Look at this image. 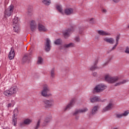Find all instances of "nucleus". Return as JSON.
<instances>
[{
    "label": "nucleus",
    "instance_id": "f257e3e1",
    "mask_svg": "<svg viewBox=\"0 0 129 129\" xmlns=\"http://www.w3.org/2000/svg\"><path fill=\"white\" fill-rule=\"evenodd\" d=\"M32 57H33V50H31L29 53H26L23 55L21 60V64L24 65L27 62L29 63L32 60Z\"/></svg>",
    "mask_w": 129,
    "mask_h": 129
},
{
    "label": "nucleus",
    "instance_id": "f03ea898",
    "mask_svg": "<svg viewBox=\"0 0 129 129\" xmlns=\"http://www.w3.org/2000/svg\"><path fill=\"white\" fill-rule=\"evenodd\" d=\"M18 92V87L16 86H14L12 87H11L9 90H6L4 92V95L5 96H12V95H14V94H16Z\"/></svg>",
    "mask_w": 129,
    "mask_h": 129
},
{
    "label": "nucleus",
    "instance_id": "7ed1b4c3",
    "mask_svg": "<svg viewBox=\"0 0 129 129\" xmlns=\"http://www.w3.org/2000/svg\"><path fill=\"white\" fill-rule=\"evenodd\" d=\"M42 102L45 108H50V107H52V106L55 105V101L53 99H50L49 100L44 99Z\"/></svg>",
    "mask_w": 129,
    "mask_h": 129
},
{
    "label": "nucleus",
    "instance_id": "20e7f679",
    "mask_svg": "<svg viewBox=\"0 0 129 129\" xmlns=\"http://www.w3.org/2000/svg\"><path fill=\"white\" fill-rule=\"evenodd\" d=\"M119 78L118 77H111L109 75H106L105 76V80L108 83H115L117 81H118Z\"/></svg>",
    "mask_w": 129,
    "mask_h": 129
},
{
    "label": "nucleus",
    "instance_id": "39448f33",
    "mask_svg": "<svg viewBox=\"0 0 129 129\" xmlns=\"http://www.w3.org/2000/svg\"><path fill=\"white\" fill-rule=\"evenodd\" d=\"M13 30L15 33H19L20 32V27L19 26V18L17 17H15L13 20Z\"/></svg>",
    "mask_w": 129,
    "mask_h": 129
},
{
    "label": "nucleus",
    "instance_id": "423d86ee",
    "mask_svg": "<svg viewBox=\"0 0 129 129\" xmlns=\"http://www.w3.org/2000/svg\"><path fill=\"white\" fill-rule=\"evenodd\" d=\"M75 102H76V99H72L69 103L63 107V111H67V110H70L72 107H73V106L75 104Z\"/></svg>",
    "mask_w": 129,
    "mask_h": 129
},
{
    "label": "nucleus",
    "instance_id": "0eeeda50",
    "mask_svg": "<svg viewBox=\"0 0 129 129\" xmlns=\"http://www.w3.org/2000/svg\"><path fill=\"white\" fill-rule=\"evenodd\" d=\"M106 86L103 84H100L97 85L94 89V92H101L103 91L104 89H106Z\"/></svg>",
    "mask_w": 129,
    "mask_h": 129
},
{
    "label": "nucleus",
    "instance_id": "6e6552de",
    "mask_svg": "<svg viewBox=\"0 0 129 129\" xmlns=\"http://www.w3.org/2000/svg\"><path fill=\"white\" fill-rule=\"evenodd\" d=\"M14 10V6L11 5L8 9H6L5 11V17H10L12 16V13H13V11Z\"/></svg>",
    "mask_w": 129,
    "mask_h": 129
},
{
    "label": "nucleus",
    "instance_id": "1a4fd4ad",
    "mask_svg": "<svg viewBox=\"0 0 129 129\" xmlns=\"http://www.w3.org/2000/svg\"><path fill=\"white\" fill-rule=\"evenodd\" d=\"M49 91H50V90L49 89V87H48V85H45L43 87V89L41 91V94L44 97H47L49 96V95H48V92H49Z\"/></svg>",
    "mask_w": 129,
    "mask_h": 129
},
{
    "label": "nucleus",
    "instance_id": "9d476101",
    "mask_svg": "<svg viewBox=\"0 0 129 129\" xmlns=\"http://www.w3.org/2000/svg\"><path fill=\"white\" fill-rule=\"evenodd\" d=\"M51 48H52L51 46V40L47 38L45 44L44 50L46 52H49L51 50Z\"/></svg>",
    "mask_w": 129,
    "mask_h": 129
},
{
    "label": "nucleus",
    "instance_id": "9b49d317",
    "mask_svg": "<svg viewBox=\"0 0 129 129\" xmlns=\"http://www.w3.org/2000/svg\"><path fill=\"white\" fill-rule=\"evenodd\" d=\"M38 29L39 32H45L48 31V29L46 28V26H44L43 24L40 23H38Z\"/></svg>",
    "mask_w": 129,
    "mask_h": 129
},
{
    "label": "nucleus",
    "instance_id": "f8f14e48",
    "mask_svg": "<svg viewBox=\"0 0 129 129\" xmlns=\"http://www.w3.org/2000/svg\"><path fill=\"white\" fill-rule=\"evenodd\" d=\"M113 107V104L112 103H109L107 106L104 108L102 111V112H105L106 111H108V110H111Z\"/></svg>",
    "mask_w": 129,
    "mask_h": 129
},
{
    "label": "nucleus",
    "instance_id": "ddd939ff",
    "mask_svg": "<svg viewBox=\"0 0 129 129\" xmlns=\"http://www.w3.org/2000/svg\"><path fill=\"white\" fill-rule=\"evenodd\" d=\"M97 33L100 36H111V35L109 32L103 30H98Z\"/></svg>",
    "mask_w": 129,
    "mask_h": 129
},
{
    "label": "nucleus",
    "instance_id": "4468645a",
    "mask_svg": "<svg viewBox=\"0 0 129 129\" xmlns=\"http://www.w3.org/2000/svg\"><path fill=\"white\" fill-rule=\"evenodd\" d=\"M64 14L67 15V16H70V15H72L74 13L73 9L72 8H67L64 10Z\"/></svg>",
    "mask_w": 129,
    "mask_h": 129
},
{
    "label": "nucleus",
    "instance_id": "2eb2a0df",
    "mask_svg": "<svg viewBox=\"0 0 129 129\" xmlns=\"http://www.w3.org/2000/svg\"><path fill=\"white\" fill-rule=\"evenodd\" d=\"M103 40L109 44H114V39L113 38L105 37L103 38Z\"/></svg>",
    "mask_w": 129,
    "mask_h": 129
},
{
    "label": "nucleus",
    "instance_id": "dca6fc26",
    "mask_svg": "<svg viewBox=\"0 0 129 129\" xmlns=\"http://www.w3.org/2000/svg\"><path fill=\"white\" fill-rule=\"evenodd\" d=\"M50 121L51 118L50 117L45 118L42 124V126H47Z\"/></svg>",
    "mask_w": 129,
    "mask_h": 129
},
{
    "label": "nucleus",
    "instance_id": "f3484780",
    "mask_svg": "<svg viewBox=\"0 0 129 129\" xmlns=\"http://www.w3.org/2000/svg\"><path fill=\"white\" fill-rule=\"evenodd\" d=\"M71 32H73V29H69L67 30H66L63 32V34L65 38H68V37H69L70 36V33Z\"/></svg>",
    "mask_w": 129,
    "mask_h": 129
},
{
    "label": "nucleus",
    "instance_id": "a211bd4d",
    "mask_svg": "<svg viewBox=\"0 0 129 129\" xmlns=\"http://www.w3.org/2000/svg\"><path fill=\"white\" fill-rule=\"evenodd\" d=\"M14 57H15V50H14V48H11V50L9 54V59L12 60V59H14Z\"/></svg>",
    "mask_w": 129,
    "mask_h": 129
},
{
    "label": "nucleus",
    "instance_id": "6ab92c4d",
    "mask_svg": "<svg viewBox=\"0 0 129 129\" xmlns=\"http://www.w3.org/2000/svg\"><path fill=\"white\" fill-rule=\"evenodd\" d=\"M98 63V60L96 59V60H95L94 62V66L90 68V70H91V71H93L94 70H96V69H98V67H97V66L96 65V64H97Z\"/></svg>",
    "mask_w": 129,
    "mask_h": 129
},
{
    "label": "nucleus",
    "instance_id": "aec40b11",
    "mask_svg": "<svg viewBox=\"0 0 129 129\" xmlns=\"http://www.w3.org/2000/svg\"><path fill=\"white\" fill-rule=\"evenodd\" d=\"M101 100L99 97L94 96L90 98V101L92 103L94 102H96L97 101H100Z\"/></svg>",
    "mask_w": 129,
    "mask_h": 129
},
{
    "label": "nucleus",
    "instance_id": "412c9836",
    "mask_svg": "<svg viewBox=\"0 0 129 129\" xmlns=\"http://www.w3.org/2000/svg\"><path fill=\"white\" fill-rule=\"evenodd\" d=\"M33 15V7L32 6H29L27 10V16L31 17Z\"/></svg>",
    "mask_w": 129,
    "mask_h": 129
},
{
    "label": "nucleus",
    "instance_id": "4be33fe9",
    "mask_svg": "<svg viewBox=\"0 0 129 129\" xmlns=\"http://www.w3.org/2000/svg\"><path fill=\"white\" fill-rule=\"evenodd\" d=\"M63 47H64V48H73V47H75V44L72 42L69 44H64Z\"/></svg>",
    "mask_w": 129,
    "mask_h": 129
},
{
    "label": "nucleus",
    "instance_id": "5701e85b",
    "mask_svg": "<svg viewBox=\"0 0 129 129\" xmlns=\"http://www.w3.org/2000/svg\"><path fill=\"white\" fill-rule=\"evenodd\" d=\"M44 63V59L41 56H39L38 57L37 64L38 65H42V64Z\"/></svg>",
    "mask_w": 129,
    "mask_h": 129
},
{
    "label": "nucleus",
    "instance_id": "b1692460",
    "mask_svg": "<svg viewBox=\"0 0 129 129\" xmlns=\"http://www.w3.org/2000/svg\"><path fill=\"white\" fill-rule=\"evenodd\" d=\"M18 116L17 114L14 113L13 116V122L14 125L16 126V124H17V118Z\"/></svg>",
    "mask_w": 129,
    "mask_h": 129
},
{
    "label": "nucleus",
    "instance_id": "393cba45",
    "mask_svg": "<svg viewBox=\"0 0 129 129\" xmlns=\"http://www.w3.org/2000/svg\"><path fill=\"white\" fill-rule=\"evenodd\" d=\"M56 8L60 14L64 15V12H63V9H62V6L61 5H56Z\"/></svg>",
    "mask_w": 129,
    "mask_h": 129
},
{
    "label": "nucleus",
    "instance_id": "a878e982",
    "mask_svg": "<svg viewBox=\"0 0 129 129\" xmlns=\"http://www.w3.org/2000/svg\"><path fill=\"white\" fill-rule=\"evenodd\" d=\"M127 80H123V81H121L120 82H119L117 83H116L114 85V86H119V85H121L122 84H124V83H126V82H127Z\"/></svg>",
    "mask_w": 129,
    "mask_h": 129
},
{
    "label": "nucleus",
    "instance_id": "bb28decb",
    "mask_svg": "<svg viewBox=\"0 0 129 129\" xmlns=\"http://www.w3.org/2000/svg\"><path fill=\"white\" fill-rule=\"evenodd\" d=\"M97 110H98V106H94L92 110V114H95Z\"/></svg>",
    "mask_w": 129,
    "mask_h": 129
},
{
    "label": "nucleus",
    "instance_id": "cd10ccee",
    "mask_svg": "<svg viewBox=\"0 0 129 129\" xmlns=\"http://www.w3.org/2000/svg\"><path fill=\"white\" fill-rule=\"evenodd\" d=\"M32 122V120L30 119H25L24 122L22 123V125H24V124H30Z\"/></svg>",
    "mask_w": 129,
    "mask_h": 129
},
{
    "label": "nucleus",
    "instance_id": "c85d7f7f",
    "mask_svg": "<svg viewBox=\"0 0 129 129\" xmlns=\"http://www.w3.org/2000/svg\"><path fill=\"white\" fill-rule=\"evenodd\" d=\"M42 3L45 6H50L51 5V0H42Z\"/></svg>",
    "mask_w": 129,
    "mask_h": 129
},
{
    "label": "nucleus",
    "instance_id": "c756f323",
    "mask_svg": "<svg viewBox=\"0 0 129 129\" xmlns=\"http://www.w3.org/2000/svg\"><path fill=\"white\" fill-rule=\"evenodd\" d=\"M80 111L81 113H84L85 112H86V111H88V108L85 107L82 109H80Z\"/></svg>",
    "mask_w": 129,
    "mask_h": 129
},
{
    "label": "nucleus",
    "instance_id": "7c9ffc66",
    "mask_svg": "<svg viewBox=\"0 0 129 129\" xmlns=\"http://www.w3.org/2000/svg\"><path fill=\"white\" fill-rule=\"evenodd\" d=\"M41 123V119H39L36 123V126L34 127L35 129H38L40 127V124Z\"/></svg>",
    "mask_w": 129,
    "mask_h": 129
},
{
    "label": "nucleus",
    "instance_id": "2f4dec72",
    "mask_svg": "<svg viewBox=\"0 0 129 129\" xmlns=\"http://www.w3.org/2000/svg\"><path fill=\"white\" fill-rule=\"evenodd\" d=\"M50 74L51 78H55V70L54 69L51 70Z\"/></svg>",
    "mask_w": 129,
    "mask_h": 129
},
{
    "label": "nucleus",
    "instance_id": "473e14b6",
    "mask_svg": "<svg viewBox=\"0 0 129 129\" xmlns=\"http://www.w3.org/2000/svg\"><path fill=\"white\" fill-rule=\"evenodd\" d=\"M79 113H81L80 109L76 110L73 113V115H77L78 114H79Z\"/></svg>",
    "mask_w": 129,
    "mask_h": 129
},
{
    "label": "nucleus",
    "instance_id": "72a5a7b5",
    "mask_svg": "<svg viewBox=\"0 0 129 129\" xmlns=\"http://www.w3.org/2000/svg\"><path fill=\"white\" fill-rule=\"evenodd\" d=\"M37 28H38V26H37V24L35 22H33V31H35V30H37Z\"/></svg>",
    "mask_w": 129,
    "mask_h": 129
},
{
    "label": "nucleus",
    "instance_id": "f704fd0d",
    "mask_svg": "<svg viewBox=\"0 0 129 129\" xmlns=\"http://www.w3.org/2000/svg\"><path fill=\"white\" fill-rule=\"evenodd\" d=\"M14 105H15V103H14V101H12L11 102V103H10L8 104L7 107H8V108L12 107V106H14Z\"/></svg>",
    "mask_w": 129,
    "mask_h": 129
},
{
    "label": "nucleus",
    "instance_id": "c9c22d12",
    "mask_svg": "<svg viewBox=\"0 0 129 129\" xmlns=\"http://www.w3.org/2000/svg\"><path fill=\"white\" fill-rule=\"evenodd\" d=\"M28 25L31 31H33V20H31V21H30L28 23Z\"/></svg>",
    "mask_w": 129,
    "mask_h": 129
},
{
    "label": "nucleus",
    "instance_id": "e433bc0d",
    "mask_svg": "<svg viewBox=\"0 0 129 129\" xmlns=\"http://www.w3.org/2000/svg\"><path fill=\"white\" fill-rule=\"evenodd\" d=\"M54 44L55 45H60L61 44V40L59 39H57L54 41Z\"/></svg>",
    "mask_w": 129,
    "mask_h": 129
},
{
    "label": "nucleus",
    "instance_id": "4c0bfd02",
    "mask_svg": "<svg viewBox=\"0 0 129 129\" xmlns=\"http://www.w3.org/2000/svg\"><path fill=\"white\" fill-rule=\"evenodd\" d=\"M129 114V110L125 111L123 113H122L123 116H127Z\"/></svg>",
    "mask_w": 129,
    "mask_h": 129
},
{
    "label": "nucleus",
    "instance_id": "58836bf2",
    "mask_svg": "<svg viewBox=\"0 0 129 129\" xmlns=\"http://www.w3.org/2000/svg\"><path fill=\"white\" fill-rule=\"evenodd\" d=\"M88 21L90 24H95V21L94 18H90Z\"/></svg>",
    "mask_w": 129,
    "mask_h": 129
},
{
    "label": "nucleus",
    "instance_id": "ea45409f",
    "mask_svg": "<svg viewBox=\"0 0 129 129\" xmlns=\"http://www.w3.org/2000/svg\"><path fill=\"white\" fill-rule=\"evenodd\" d=\"M116 117H117V118H121V117H122L123 115L122 113H120V114H117L116 115Z\"/></svg>",
    "mask_w": 129,
    "mask_h": 129
},
{
    "label": "nucleus",
    "instance_id": "a19ab883",
    "mask_svg": "<svg viewBox=\"0 0 129 129\" xmlns=\"http://www.w3.org/2000/svg\"><path fill=\"white\" fill-rule=\"evenodd\" d=\"M101 12L103 13V14H106V13H107V10L104 8H103L101 10Z\"/></svg>",
    "mask_w": 129,
    "mask_h": 129
},
{
    "label": "nucleus",
    "instance_id": "79ce46f5",
    "mask_svg": "<svg viewBox=\"0 0 129 129\" xmlns=\"http://www.w3.org/2000/svg\"><path fill=\"white\" fill-rule=\"evenodd\" d=\"M119 40V36H117L116 38V45H118V41Z\"/></svg>",
    "mask_w": 129,
    "mask_h": 129
},
{
    "label": "nucleus",
    "instance_id": "37998d69",
    "mask_svg": "<svg viewBox=\"0 0 129 129\" xmlns=\"http://www.w3.org/2000/svg\"><path fill=\"white\" fill-rule=\"evenodd\" d=\"M75 40L76 41V42H80V38H79V37H76L75 38Z\"/></svg>",
    "mask_w": 129,
    "mask_h": 129
},
{
    "label": "nucleus",
    "instance_id": "c03bdc74",
    "mask_svg": "<svg viewBox=\"0 0 129 129\" xmlns=\"http://www.w3.org/2000/svg\"><path fill=\"white\" fill-rule=\"evenodd\" d=\"M125 53L126 54H129V48L128 47H126V49L125 50Z\"/></svg>",
    "mask_w": 129,
    "mask_h": 129
},
{
    "label": "nucleus",
    "instance_id": "a18cd8bd",
    "mask_svg": "<svg viewBox=\"0 0 129 129\" xmlns=\"http://www.w3.org/2000/svg\"><path fill=\"white\" fill-rule=\"evenodd\" d=\"M112 2H113V3H115V4H117L118 3H119L120 2V0H112Z\"/></svg>",
    "mask_w": 129,
    "mask_h": 129
},
{
    "label": "nucleus",
    "instance_id": "49530a36",
    "mask_svg": "<svg viewBox=\"0 0 129 129\" xmlns=\"http://www.w3.org/2000/svg\"><path fill=\"white\" fill-rule=\"evenodd\" d=\"M116 46H117V44H116V43L115 45H114V46L112 47L111 51H112V50H114L115 49V48H116Z\"/></svg>",
    "mask_w": 129,
    "mask_h": 129
},
{
    "label": "nucleus",
    "instance_id": "de8ad7c7",
    "mask_svg": "<svg viewBox=\"0 0 129 129\" xmlns=\"http://www.w3.org/2000/svg\"><path fill=\"white\" fill-rule=\"evenodd\" d=\"M93 75L94 76H97V73H96V72H94L93 73Z\"/></svg>",
    "mask_w": 129,
    "mask_h": 129
},
{
    "label": "nucleus",
    "instance_id": "09e8293b",
    "mask_svg": "<svg viewBox=\"0 0 129 129\" xmlns=\"http://www.w3.org/2000/svg\"><path fill=\"white\" fill-rule=\"evenodd\" d=\"M110 60H111V58H109V59L108 60L107 62L108 63L109 62V61H110Z\"/></svg>",
    "mask_w": 129,
    "mask_h": 129
},
{
    "label": "nucleus",
    "instance_id": "8fccbe9b",
    "mask_svg": "<svg viewBox=\"0 0 129 129\" xmlns=\"http://www.w3.org/2000/svg\"><path fill=\"white\" fill-rule=\"evenodd\" d=\"M15 111H18V109H15L14 111V112H15Z\"/></svg>",
    "mask_w": 129,
    "mask_h": 129
},
{
    "label": "nucleus",
    "instance_id": "3c124183",
    "mask_svg": "<svg viewBox=\"0 0 129 129\" xmlns=\"http://www.w3.org/2000/svg\"><path fill=\"white\" fill-rule=\"evenodd\" d=\"M127 29H129V25L127 26Z\"/></svg>",
    "mask_w": 129,
    "mask_h": 129
},
{
    "label": "nucleus",
    "instance_id": "603ef678",
    "mask_svg": "<svg viewBox=\"0 0 129 129\" xmlns=\"http://www.w3.org/2000/svg\"><path fill=\"white\" fill-rule=\"evenodd\" d=\"M113 129H118V128L116 127V128H114Z\"/></svg>",
    "mask_w": 129,
    "mask_h": 129
},
{
    "label": "nucleus",
    "instance_id": "864d4df0",
    "mask_svg": "<svg viewBox=\"0 0 129 129\" xmlns=\"http://www.w3.org/2000/svg\"><path fill=\"white\" fill-rule=\"evenodd\" d=\"M76 119H78V118H77V117H76Z\"/></svg>",
    "mask_w": 129,
    "mask_h": 129
}]
</instances>
